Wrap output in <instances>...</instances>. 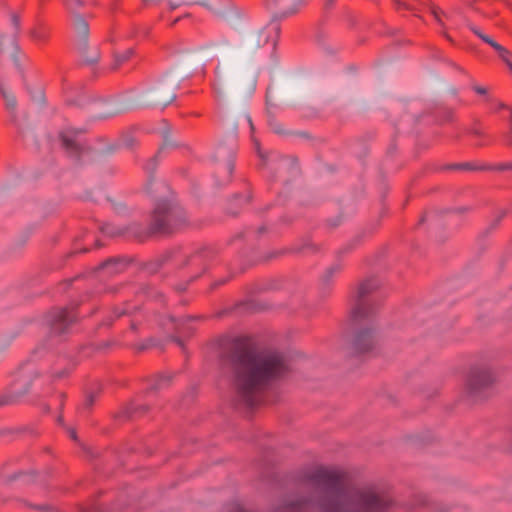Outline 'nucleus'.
<instances>
[{
    "label": "nucleus",
    "instance_id": "f257e3e1",
    "mask_svg": "<svg viewBox=\"0 0 512 512\" xmlns=\"http://www.w3.org/2000/svg\"><path fill=\"white\" fill-rule=\"evenodd\" d=\"M219 363L231 377L235 400L246 408L257 406L263 393L289 371L279 352L259 351L253 339L237 336L220 347Z\"/></svg>",
    "mask_w": 512,
    "mask_h": 512
},
{
    "label": "nucleus",
    "instance_id": "f03ea898",
    "mask_svg": "<svg viewBox=\"0 0 512 512\" xmlns=\"http://www.w3.org/2000/svg\"><path fill=\"white\" fill-rule=\"evenodd\" d=\"M304 480L335 494L320 498L321 512H391V501L374 492L359 491L342 499L343 475L336 470L318 467L306 473Z\"/></svg>",
    "mask_w": 512,
    "mask_h": 512
},
{
    "label": "nucleus",
    "instance_id": "7ed1b4c3",
    "mask_svg": "<svg viewBox=\"0 0 512 512\" xmlns=\"http://www.w3.org/2000/svg\"><path fill=\"white\" fill-rule=\"evenodd\" d=\"M146 190L156 199L150 219L152 230L156 232L157 236H170L189 225L184 208L178 202L167 197L170 188L164 181L149 178Z\"/></svg>",
    "mask_w": 512,
    "mask_h": 512
},
{
    "label": "nucleus",
    "instance_id": "20e7f679",
    "mask_svg": "<svg viewBox=\"0 0 512 512\" xmlns=\"http://www.w3.org/2000/svg\"><path fill=\"white\" fill-rule=\"evenodd\" d=\"M213 257L214 251L208 248H203L190 255L183 254L180 248H174L149 261L145 267L150 273H156L165 264L171 262L179 269H186L189 280L175 287L178 292H183L190 282L198 279L207 270Z\"/></svg>",
    "mask_w": 512,
    "mask_h": 512
},
{
    "label": "nucleus",
    "instance_id": "39448f33",
    "mask_svg": "<svg viewBox=\"0 0 512 512\" xmlns=\"http://www.w3.org/2000/svg\"><path fill=\"white\" fill-rule=\"evenodd\" d=\"M41 375L30 364L21 366L14 374V378L7 390L0 395V406L11 405L19 402L26 394L32 391L34 382Z\"/></svg>",
    "mask_w": 512,
    "mask_h": 512
},
{
    "label": "nucleus",
    "instance_id": "423d86ee",
    "mask_svg": "<svg viewBox=\"0 0 512 512\" xmlns=\"http://www.w3.org/2000/svg\"><path fill=\"white\" fill-rule=\"evenodd\" d=\"M378 288L379 283L375 278L367 279L359 285L356 304L351 311L354 323L371 320L376 315L380 302L373 294Z\"/></svg>",
    "mask_w": 512,
    "mask_h": 512
},
{
    "label": "nucleus",
    "instance_id": "0eeeda50",
    "mask_svg": "<svg viewBox=\"0 0 512 512\" xmlns=\"http://www.w3.org/2000/svg\"><path fill=\"white\" fill-rule=\"evenodd\" d=\"M74 46L81 56L82 63L94 65L100 59V52L95 46L90 52L88 47L89 25L81 15H75L73 18Z\"/></svg>",
    "mask_w": 512,
    "mask_h": 512
},
{
    "label": "nucleus",
    "instance_id": "6e6552de",
    "mask_svg": "<svg viewBox=\"0 0 512 512\" xmlns=\"http://www.w3.org/2000/svg\"><path fill=\"white\" fill-rule=\"evenodd\" d=\"M78 305L71 303L65 307H54L47 313L46 323L51 334L62 335L69 331L70 327L77 322Z\"/></svg>",
    "mask_w": 512,
    "mask_h": 512
},
{
    "label": "nucleus",
    "instance_id": "1a4fd4ad",
    "mask_svg": "<svg viewBox=\"0 0 512 512\" xmlns=\"http://www.w3.org/2000/svg\"><path fill=\"white\" fill-rule=\"evenodd\" d=\"M495 382L491 370L482 367L471 368L466 379V392L473 400H482L486 392Z\"/></svg>",
    "mask_w": 512,
    "mask_h": 512
},
{
    "label": "nucleus",
    "instance_id": "9d476101",
    "mask_svg": "<svg viewBox=\"0 0 512 512\" xmlns=\"http://www.w3.org/2000/svg\"><path fill=\"white\" fill-rule=\"evenodd\" d=\"M83 133H85L84 130L75 128H68L58 133L62 149L69 157L76 160H80L88 149L87 142L80 139V135Z\"/></svg>",
    "mask_w": 512,
    "mask_h": 512
},
{
    "label": "nucleus",
    "instance_id": "9b49d317",
    "mask_svg": "<svg viewBox=\"0 0 512 512\" xmlns=\"http://www.w3.org/2000/svg\"><path fill=\"white\" fill-rule=\"evenodd\" d=\"M112 236H124L127 239L135 240L137 242H145L148 239L157 236L156 232L152 230V222L148 226L141 223L133 222L117 231L108 232Z\"/></svg>",
    "mask_w": 512,
    "mask_h": 512
},
{
    "label": "nucleus",
    "instance_id": "f8f14e48",
    "mask_svg": "<svg viewBox=\"0 0 512 512\" xmlns=\"http://www.w3.org/2000/svg\"><path fill=\"white\" fill-rule=\"evenodd\" d=\"M273 18H286L297 13L304 6L303 0H265Z\"/></svg>",
    "mask_w": 512,
    "mask_h": 512
},
{
    "label": "nucleus",
    "instance_id": "ddd939ff",
    "mask_svg": "<svg viewBox=\"0 0 512 512\" xmlns=\"http://www.w3.org/2000/svg\"><path fill=\"white\" fill-rule=\"evenodd\" d=\"M376 345L374 331L370 327L358 329L352 339V350L354 355H363L371 352Z\"/></svg>",
    "mask_w": 512,
    "mask_h": 512
},
{
    "label": "nucleus",
    "instance_id": "4468645a",
    "mask_svg": "<svg viewBox=\"0 0 512 512\" xmlns=\"http://www.w3.org/2000/svg\"><path fill=\"white\" fill-rule=\"evenodd\" d=\"M234 160V153L232 151H229L225 163H216L214 167V175L216 179V184L218 186L225 185L231 181L235 167Z\"/></svg>",
    "mask_w": 512,
    "mask_h": 512
},
{
    "label": "nucleus",
    "instance_id": "2eb2a0df",
    "mask_svg": "<svg viewBox=\"0 0 512 512\" xmlns=\"http://www.w3.org/2000/svg\"><path fill=\"white\" fill-rule=\"evenodd\" d=\"M280 34V26L277 23H270L259 31L257 46H265L271 44L274 49L277 45Z\"/></svg>",
    "mask_w": 512,
    "mask_h": 512
},
{
    "label": "nucleus",
    "instance_id": "dca6fc26",
    "mask_svg": "<svg viewBox=\"0 0 512 512\" xmlns=\"http://www.w3.org/2000/svg\"><path fill=\"white\" fill-rule=\"evenodd\" d=\"M469 28L483 42L490 45L497 52L498 56L506 65H508V63H512L509 59L512 54L508 49L494 41L490 36L482 33L481 30L476 26L471 25L469 26Z\"/></svg>",
    "mask_w": 512,
    "mask_h": 512
},
{
    "label": "nucleus",
    "instance_id": "f3484780",
    "mask_svg": "<svg viewBox=\"0 0 512 512\" xmlns=\"http://www.w3.org/2000/svg\"><path fill=\"white\" fill-rule=\"evenodd\" d=\"M175 99V87L166 90L163 85H159L153 89L151 94V101L155 106L166 107Z\"/></svg>",
    "mask_w": 512,
    "mask_h": 512
},
{
    "label": "nucleus",
    "instance_id": "a211bd4d",
    "mask_svg": "<svg viewBox=\"0 0 512 512\" xmlns=\"http://www.w3.org/2000/svg\"><path fill=\"white\" fill-rule=\"evenodd\" d=\"M120 291L124 297H129L131 295H134L137 298H140L142 296L146 297H159L160 299L163 298V295L154 291L152 288H150L147 285L141 284V285H123L120 287Z\"/></svg>",
    "mask_w": 512,
    "mask_h": 512
},
{
    "label": "nucleus",
    "instance_id": "6ab92c4d",
    "mask_svg": "<svg viewBox=\"0 0 512 512\" xmlns=\"http://www.w3.org/2000/svg\"><path fill=\"white\" fill-rule=\"evenodd\" d=\"M149 410L147 405L136 404L135 402H130L124 407H122L116 414L115 418L119 420H129L140 417L146 414Z\"/></svg>",
    "mask_w": 512,
    "mask_h": 512
},
{
    "label": "nucleus",
    "instance_id": "aec40b11",
    "mask_svg": "<svg viewBox=\"0 0 512 512\" xmlns=\"http://www.w3.org/2000/svg\"><path fill=\"white\" fill-rule=\"evenodd\" d=\"M139 309V305L135 304L133 306L130 305V302L126 300L123 303V307H114L111 314L103 319L100 323V326L110 327L115 319H118L122 316L132 315Z\"/></svg>",
    "mask_w": 512,
    "mask_h": 512
},
{
    "label": "nucleus",
    "instance_id": "412c9836",
    "mask_svg": "<svg viewBox=\"0 0 512 512\" xmlns=\"http://www.w3.org/2000/svg\"><path fill=\"white\" fill-rule=\"evenodd\" d=\"M319 250L318 246L307 241L305 242L301 247H292L290 249H280V250H275L271 253H269L268 255H266L263 260L264 261H269L271 259H274V258H277V257H280L284 254H287V253H290V252H308V253H316L317 251Z\"/></svg>",
    "mask_w": 512,
    "mask_h": 512
},
{
    "label": "nucleus",
    "instance_id": "4be33fe9",
    "mask_svg": "<svg viewBox=\"0 0 512 512\" xmlns=\"http://www.w3.org/2000/svg\"><path fill=\"white\" fill-rule=\"evenodd\" d=\"M465 132L468 135H472V136H475L480 139V141L476 143L477 147H482V146H485L488 144V142H486V140H488L490 137L485 132V130L483 128V124L480 119H478V118L473 119L472 124L465 129Z\"/></svg>",
    "mask_w": 512,
    "mask_h": 512
},
{
    "label": "nucleus",
    "instance_id": "5701e85b",
    "mask_svg": "<svg viewBox=\"0 0 512 512\" xmlns=\"http://www.w3.org/2000/svg\"><path fill=\"white\" fill-rule=\"evenodd\" d=\"M194 319V317L187 316L185 319H176L171 315L163 317L160 321V325L167 330H174L177 334L182 333V329L185 326V321Z\"/></svg>",
    "mask_w": 512,
    "mask_h": 512
},
{
    "label": "nucleus",
    "instance_id": "b1692460",
    "mask_svg": "<svg viewBox=\"0 0 512 512\" xmlns=\"http://www.w3.org/2000/svg\"><path fill=\"white\" fill-rule=\"evenodd\" d=\"M1 95L5 101V107L10 114L11 121L17 124V100L14 94L7 92L2 87L0 88Z\"/></svg>",
    "mask_w": 512,
    "mask_h": 512
},
{
    "label": "nucleus",
    "instance_id": "393cba45",
    "mask_svg": "<svg viewBox=\"0 0 512 512\" xmlns=\"http://www.w3.org/2000/svg\"><path fill=\"white\" fill-rule=\"evenodd\" d=\"M127 263L124 261V259L119 257H113L109 258L105 261H103L99 266L98 270H109L111 274L119 273L123 271V269L126 267Z\"/></svg>",
    "mask_w": 512,
    "mask_h": 512
},
{
    "label": "nucleus",
    "instance_id": "a878e982",
    "mask_svg": "<svg viewBox=\"0 0 512 512\" xmlns=\"http://www.w3.org/2000/svg\"><path fill=\"white\" fill-rule=\"evenodd\" d=\"M341 269H342V266L337 263V264L332 265L325 271V273L321 277V282H320L321 290L324 293L330 292L332 278L335 274L339 273L341 271Z\"/></svg>",
    "mask_w": 512,
    "mask_h": 512
},
{
    "label": "nucleus",
    "instance_id": "bb28decb",
    "mask_svg": "<svg viewBox=\"0 0 512 512\" xmlns=\"http://www.w3.org/2000/svg\"><path fill=\"white\" fill-rule=\"evenodd\" d=\"M250 200L251 194L249 190H247L245 196H242L241 194H235L229 202V205L227 207V213L232 216L237 215L239 211L237 209H234V207L239 208L242 204H248Z\"/></svg>",
    "mask_w": 512,
    "mask_h": 512
},
{
    "label": "nucleus",
    "instance_id": "cd10ccee",
    "mask_svg": "<svg viewBox=\"0 0 512 512\" xmlns=\"http://www.w3.org/2000/svg\"><path fill=\"white\" fill-rule=\"evenodd\" d=\"M133 54L134 50L131 48L125 50L123 53H114L113 61L109 68L110 71H117L122 66V64L127 62L132 57Z\"/></svg>",
    "mask_w": 512,
    "mask_h": 512
},
{
    "label": "nucleus",
    "instance_id": "c85d7f7f",
    "mask_svg": "<svg viewBox=\"0 0 512 512\" xmlns=\"http://www.w3.org/2000/svg\"><path fill=\"white\" fill-rule=\"evenodd\" d=\"M172 376L171 375H158L153 380V383L147 388V392L159 391L170 385Z\"/></svg>",
    "mask_w": 512,
    "mask_h": 512
},
{
    "label": "nucleus",
    "instance_id": "c756f323",
    "mask_svg": "<svg viewBox=\"0 0 512 512\" xmlns=\"http://www.w3.org/2000/svg\"><path fill=\"white\" fill-rule=\"evenodd\" d=\"M31 38L38 43H46L49 39V29L43 25H38L30 31Z\"/></svg>",
    "mask_w": 512,
    "mask_h": 512
},
{
    "label": "nucleus",
    "instance_id": "7c9ffc66",
    "mask_svg": "<svg viewBox=\"0 0 512 512\" xmlns=\"http://www.w3.org/2000/svg\"><path fill=\"white\" fill-rule=\"evenodd\" d=\"M455 119V112L452 109L444 108L437 113V120L440 124L454 122Z\"/></svg>",
    "mask_w": 512,
    "mask_h": 512
},
{
    "label": "nucleus",
    "instance_id": "2f4dec72",
    "mask_svg": "<svg viewBox=\"0 0 512 512\" xmlns=\"http://www.w3.org/2000/svg\"><path fill=\"white\" fill-rule=\"evenodd\" d=\"M485 101L491 105V111L495 113L503 112H512L511 108L506 104L496 101L491 96H487Z\"/></svg>",
    "mask_w": 512,
    "mask_h": 512
},
{
    "label": "nucleus",
    "instance_id": "473e14b6",
    "mask_svg": "<svg viewBox=\"0 0 512 512\" xmlns=\"http://www.w3.org/2000/svg\"><path fill=\"white\" fill-rule=\"evenodd\" d=\"M442 169L443 170L474 171V170H478L479 168H477L475 165H473L470 162H464V163H455V164L445 165V166H443ZM481 169L484 170L485 168L483 167Z\"/></svg>",
    "mask_w": 512,
    "mask_h": 512
},
{
    "label": "nucleus",
    "instance_id": "72a5a7b5",
    "mask_svg": "<svg viewBox=\"0 0 512 512\" xmlns=\"http://www.w3.org/2000/svg\"><path fill=\"white\" fill-rule=\"evenodd\" d=\"M508 130L502 134V142L507 147H512V112L508 115Z\"/></svg>",
    "mask_w": 512,
    "mask_h": 512
},
{
    "label": "nucleus",
    "instance_id": "f704fd0d",
    "mask_svg": "<svg viewBox=\"0 0 512 512\" xmlns=\"http://www.w3.org/2000/svg\"><path fill=\"white\" fill-rule=\"evenodd\" d=\"M266 232V228L265 226H260L257 230H252V229H246L244 230L243 232H241L238 237L239 238H248V239H253L255 238L257 235H260L262 233Z\"/></svg>",
    "mask_w": 512,
    "mask_h": 512
},
{
    "label": "nucleus",
    "instance_id": "c9c22d12",
    "mask_svg": "<svg viewBox=\"0 0 512 512\" xmlns=\"http://www.w3.org/2000/svg\"><path fill=\"white\" fill-rule=\"evenodd\" d=\"M120 140L123 146L130 149L133 148L137 143L136 139L130 132L122 134Z\"/></svg>",
    "mask_w": 512,
    "mask_h": 512
},
{
    "label": "nucleus",
    "instance_id": "e433bc0d",
    "mask_svg": "<svg viewBox=\"0 0 512 512\" xmlns=\"http://www.w3.org/2000/svg\"><path fill=\"white\" fill-rule=\"evenodd\" d=\"M96 398H97V393H94V392L88 393L83 402L82 409L89 410L94 405Z\"/></svg>",
    "mask_w": 512,
    "mask_h": 512
},
{
    "label": "nucleus",
    "instance_id": "4c0bfd02",
    "mask_svg": "<svg viewBox=\"0 0 512 512\" xmlns=\"http://www.w3.org/2000/svg\"><path fill=\"white\" fill-rule=\"evenodd\" d=\"M430 11L431 14L434 16L435 20L437 21V23L443 27L444 23L441 20V15H445L444 11L437 6H431Z\"/></svg>",
    "mask_w": 512,
    "mask_h": 512
},
{
    "label": "nucleus",
    "instance_id": "58836bf2",
    "mask_svg": "<svg viewBox=\"0 0 512 512\" xmlns=\"http://www.w3.org/2000/svg\"><path fill=\"white\" fill-rule=\"evenodd\" d=\"M357 243H359V237H356L355 239H353L350 243H348L346 246H344L343 248H341L339 251H338V256L342 255V254H345V253H348L350 252L352 249L355 248V246L357 245Z\"/></svg>",
    "mask_w": 512,
    "mask_h": 512
},
{
    "label": "nucleus",
    "instance_id": "ea45409f",
    "mask_svg": "<svg viewBox=\"0 0 512 512\" xmlns=\"http://www.w3.org/2000/svg\"><path fill=\"white\" fill-rule=\"evenodd\" d=\"M71 372V369L65 368L61 371H50V376L52 379H62L67 377Z\"/></svg>",
    "mask_w": 512,
    "mask_h": 512
},
{
    "label": "nucleus",
    "instance_id": "a19ab883",
    "mask_svg": "<svg viewBox=\"0 0 512 512\" xmlns=\"http://www.w3.org/2000/svg\"><path fill=\"white\" fill-rule=\"evenodd\" d=\"M29 506L33 509H36L40 512H56V509L55 507L51 506V505H48V504H43V505H31L29 504Z\"/></svg>",
    "mask_w": 512,
    "mask_h": 512
},
{
    "label": "nucleus",
    "instance_id": "79ce46f5",
    "mask_svg": "<svg viewBox=\"0 0 512 512\" xmlns=\"http://www.w3.org/2000/svg\"><path fill=\"white\" fill-rule=\"evenodd\" d=\"M6 40L10 46H14L16 44L15 36H9V37L0 36V52H2L5 49L4 42Z\"/></svg>",
    "mask_w": 512,
    "mask_h": 512
},
{
    "label": "nucleus",
    "instance_id": "37998d69",
    "mask_svg": "<svg viewBox=\"0 0 512 512\" xmlns=\"http://www.w3.org/2000/svg\"><path fill=\"white\" fill-rule=\"evenodd\" d=\"M32 477H33L32 475H27V474H23V473H18V474H13L12 476H10V477L8 478V480H9V481H14V480H17V479H19V478H23V479H22V481H23L24 483H28V482H30V480H31V478H32Z\"/></svg>",
    "mask_w": 512,
    "mask_h": 512
},
{
    "label": "nucleus",
    "instance_id": "c03bdc74",
    "mask_svg": "<svg viewBox=\"0 0 512 512\" xmlns=\"http://www.w3.org/2000/svg\"><path fill=\"white\" fill-rule=\"evenodd\" d=\"M471 88H472V90H473L475 93H477L478 95L485 96V98H486L487 96H489V95H488V90H487V88H485V87H483V86H479V85H472V87H471Z\"/></svg>",
    "mask_w": 512,
    "mask_h": 512
},
{
    "label": "nucleus",
    "instance_id": "a18cd8bd",
    "mask_svg": "<svg viewBox=\"0 0 512 512\" xmlns=\"http://www.w3.org/2000/svg\"><path fill=\"white\" fill-rule=\"evenodd\" d=\"M505 215H506L505 210H499L497 212L495 219L492 222V228H496L498 226V224L501 222V220L505 217Z\"/></svg>",
    "mask_w": 512,
    "mask_h": 512
},
{
    "label": "nucleus",
    "instance_id": "49530a36",
    "mask_svg": "<svg viewBox=\"0 0 512 512\" xmlns=\"http://www.w3.org/2000/svg\"><path fill=\"white\" fill-rule=\"evenodd\" d=\"M492 169L496 171L512 170V162L497 164Z\"/></svg>",
    "mask_w": 512,
    "mask_h": 512
},
{
    "label": "nucleus",
    "instance_id": "de8ad7c7",
    "mask_svg": "<svg viewBox=\"0 0 512 512\" xmlns=\"http://www.w3.org/2000/svg\"><path fill=\"white\" fill-rule=\"evenodd\" d=\"M83 512H104L103 508L98 504H92L83 509Z\"/></svg>",
    "mask_w": 512,
    "mask_h": 512
},
{
    "label": "nucleus",
    "instance_id": "09e8293b",
    "mask_svg": "<svg viewBox=\"0 0 512 512\" xmlns=\"http://www.w3.org/2000/svg\"><path fill=\"white\" fill-rule=\"evenodd\" d=\"M393 2L398 10H400V9L409 10L410 9V6L407 3L402 2L401 0H393Z\"/></svg>",
    "mask_w": 512,
    "mask_h": 512
},
{
    "label": "nucleus",
    "instance_id": "8fccbe9b",
    "mask_svg": "<svg viewBox=\"0 0 512 512\" xmlns=\"http://www.w3.org/2000/svg\"><path fill=\"white\" fill-rule=\"evenodd\" d=\"M65 4L69 9H72V8H74V4L76 6H82L83 1H81V0H65Z\"/></svg>",
    "mask_w": 512,
    "mask_h": 512
},
{
    "label": "nucleus",
    "instance_id": "3c124183",
    "mask_svg": "<svg viewBox=\"0 0 512 512\" xmlns=\"http://www.w3.org/2000/svg\"><path fill=\"white\" fill-rule=\"evenodd\" d=\"M171 340L175 342L177 345H179L182 349H184V342L179 335L171 336Z\"/></svg>",
    "mask_w": 512,
    "mask_h": 512
},
{
    "label": "nucleus",
    "instance_id": "603ef678",
    "mask_svg": "<svg viewBox=\"0 0 512 512\" xmlns=\"http://www.w3.org/2000/svg\"><path fill=\"white\" fill-rule=\"evenodd\" d=\"M12 23L15 26V29L18 30L20 27V18L16 14H12Z\"/></svg>",
    "mask_w": 512,
    "mask_h": 512
},
{
    "label": "nucleus",
    "instance_id": "864d4df0",
    "mask_svg": "<svg viewBox=\"0 0 512 512\" xmlns=\"http://www.w3.org/2000/svg\"><path fill=\"white\" fill-rule=\"evenodd\" d=\"M226 281H227L226 279H222V280H219V281H215V282H213V283L211 284L210 289H211V290H214V289H216L217 287H219L220 285H223L224 283H226Z\"/></svg>",
    "mask_w": 512,
    "mask_h": 512
},
{
    "label": "nucleus",
    "instance_id": "5fc2aeb1",
    "mask_svg": "<svg viewBox=\"0 0 512 512\" xmlns=\"http://www.w3.org/2000/svg\"><path fill=\"white\" fill-rule=\"evenodd\" d=\"M121 0H114L111 4H110V10L112 12H115L118 7H119V4H120Z\"/></svg>",
    "mask_w": 512,
    "mask_h": 512
},
{
    "label": "nucleus",
    "instance_id": "6e6d98bb",
    "mask_svg": "<svg viewBox=\"0 0 512 512\" xmlns=\"http://www.w3.org/2000/svg\"><path fill=\"white\" fill-rule=\"evenodd\" d=\"M68 433H69V436H70V438H71L72 440H74V441H78V437H77V433H76L75 429H73V428H69V429H68Z\"/></svg>",
    "mask_w": 512,
    "mask_h": 512
},
{
    "label": "nucleus",
    "instance_id": "4d7b16f0",
    "mask_svg": "<svg viewBox=\"0 0 512 512\" xmlns=\"http://www.w3.org/2000/svg\"><path fill=\"white\" fill-rule=\"evenodd\" d=\"M255 145H256V148H257L258 155H259V157L262 159L263 164H264V163H265V161H266V157H265V155H264V154H262V153H261V151H260V144H259V142L255 141Z\"/></svg>",
    "mask_w": 512,
    "mask_h": 512
},
{
    "label": "nucleus",
    "instance_id": "13d9d810",
    "mask_svg": "<svg viewBox=\"0 0 512 512\" xmlns=\"http://www.w3.org/2000/svg\"><path fill=\"white\" fill-rule=\"evenodd\" d=\"M335 4V0H325V8L326 9H329L331 7H333V5Z\"/></svg>",
    "mask_w": 512,
    "mask_h": 512
},
{
    "label": "nucleus",
    "instance_id": "bf43d9fd",
    "mask_svg": "<svg viewBox=\"0 0 512 512\" xmlns=\"http://www.w3.org/2000/svg\"><path fill=\"white\" fill-rule=\"evenodd\" d=\"M130 328L133 331H137V329H138L137 328V322L134 319L130 320Z\"/></svg>",
    "mask_w": 512,
    "mask_h": 512
},
{
    "label": "nucleus",
    "instance_id": "052dcab7",
    "mask_svg": "<svg viewBox=\"0 0 512 512\" xmlns=\"http://www.w3.org/2000/svg\"><path fill=\"white\" fill-rule=\"evenodd\" d=\"M339 223H340V219L339 218H337L334 222H328L329 226H331L333 228L337 227L339 225Z\"/></svg>",
    "mask_w": 512,
    "mask_h": 512
},
{
    "label": "nucleus",
    "instance_id": "680f3d73",
    "mask_svg": "<svg viewBox=\"0 0 512 512\" xmlns=\"http://www.w3.org/2000/svg\"><path fill=\"white\" fill-rule=\"evenodd\" d=\"M148 347H149V345L142 344V345H139V346L137 347V350H138V351H144V350H146Z\"/></svg>",
    "mask_w": 512,
    "mask_h": 512
},
{
    "label": "nucleus",
    "instance_id": "e2e57ef3",
    "mask_svg": "<svg viewBox=\"0 0 512 512\" xmlns=\"http://www.w3.org/2000/svg\"><path fill=\"white\" fill-rule=\"evenodd\" d=\"M148 165H151L152 169H154V167L156 166L155 158L150 159Z\"/></svg>",
    "mask_w": 512,
    "mask_h": 512
},
{
    "label": "nucleus",
    "instance_id": "0e129e2a",
    "mask_svg": "<svg viewBox=\"0 0 512 512\" xmlns=\"http://www.w3.org/2000/svg\"><path fill=\"white\" fill-rule=\"evenodd\" d=\"M145 5L156 2L157 0H142Z\"/></svg>",
    "mask_w": 512,
    "mask_h": 512
},
{
    "label": "nucleus",
    "instance_id": "69168bd1",
    "mask_svg": "<svg viewBox=\"0 0 512 512\" xmlns=\"http://www.w3.org/2000/svg\"><path fill=\"white\" fill-rule=\"evenodd\" d=\"M273 129H274V131H275L276 133H278V134L283 133V130H282V129H280V128H276V127H275V128H273Z\"/></svg>",
    "mask_w": 512,
    "mask_h": 512
},
{
    "label": "nucleus",
    "instance_id": "338daca9",
    "mask_svg": "<svg viewBox=\"0 0 512 512\" xmlns=\"http://www.w3.org/2000/svg\"><path fill=\"white\" fill-rule=\"evenodd\" d=\"M502 119L508 121V112H504V114L502 115Z\"/></svg>",
    "mask_w": 512,
    "mask_h": 512
},
{
    "label": "nucleus",
    "instance_id": "774afa93",
    "mask_svg": "<svg viewBox=\"0 0 512 512\" xmlns=\"http://www.w3.org/2000/svg\"><path fill=\"white\" fill-rule=\"evenodd\" d=\"M507 67L510 70V72L512 73V63H508Z\"/></svg>",
    "mask_w": 512,
    "mask_h": 512
}]
</instances>
